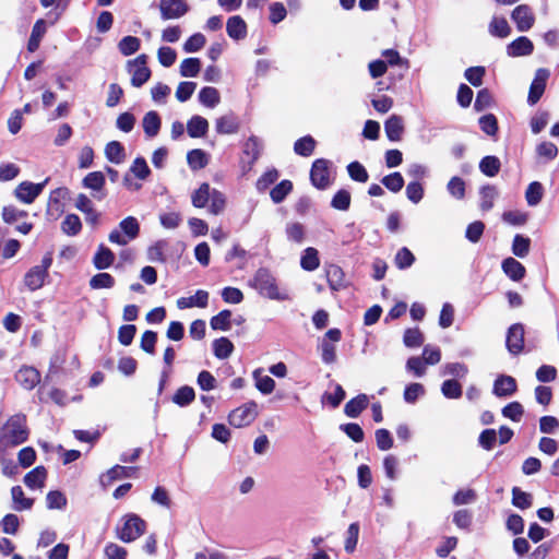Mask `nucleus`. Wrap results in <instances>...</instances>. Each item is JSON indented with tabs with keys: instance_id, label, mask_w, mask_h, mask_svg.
Masks as SVG:
<instances>
[{
	"instance_id": "obj_38",
	"label": "nucleus",
	"mask_w": 559,
	"mask_h": 559,
	"mask_svg": "<svg viewBox=\"0 0 559 559\" xmlns=\"http://www.w3.org/2000/svg\"><path fill=\"white\" fill-rule=\"evenodd\" d=\"M544 189L540 182L534 181L528 185L526 192H525V199L530 206H536L543 198Z\"/></svg>"
},
{
	"instance_id": "obj_48",
	"label": "nucleus",
	"mask_w": 559,
	"mask_h": 559,
	"mask_svg": "<svg viewBox=\"0 0 559 559\" xmlns=\"http://www.w3.org/2000/svg\"><path fill=\"white\" fill-rule=\"evenodd\" d=\"M187 160L192 169L204 168L207 164L206 154L199 148L190 151L187 155Z\"/></svg>"
},
{
	"instance_id": "obj_37",
	"label": "nucleus",
	"mask_w": 559,
	"mask_h": 559,
	"mask_svg": "<svg viewBox=\"0 0 559 559\" xmlns=\"http://www.w3.org/2000/svg\"><path fill=\"white\" fill-rule=\"evenodd\" d=\"M82 228L81 219L75 214H68L61 223V229L69 236H75Z\"/></svg>"
},
{
	"instance_id": "obj_1",
	"label": "nucleus",
	"mask_w": 559,
	"mask_h": 559,
	"mask_svg": "<svg viewBox=\"0 0 559 559\" xmlns=\"http://www.w3.org/2000/svg\"><path fill=\"white\" fill-rule=\"evenodd\" d=\"M28 430L24 415H13L0 428V447H16L26 441Z\"/></svg>"
},
{
	"instance_id": "obj_2",
	"label": "nucleus",
	"mask_w": 559,
	"mask_h": 559,
	"mask_svg": "<svg viewBox=\"0 0 559 559\" xmlns=\"http://www.w3.org/2000/svg\"><path fill=\"white\" fill-rule=\"evenodd\" d=\"M146 522L134 513L121 518L116 527V536L123 543H132L145 533Z\"/></svg>"
},
{
	"instance_id": "obj_32",
	"label": "nucleus",
	"mask_w": 559,
	"mask_h": 559,
	"mask_svg": "<svg viewBox=\"0 0 559 559\" xmlns=\"http://www.w3.org/2000/svg\"><path fill=\"white\" fill-rule=\"evenodd\" d=\"M489 33L492 36L504 38L510 35L511 28L508 24V21L504 17L493 16L491 22L489 23Z\"/></svg>"
},
{
	"instance_id": "obj_13",
	"label": "nucleus",
	"mask_w": 559,
	"mask_h": 559,
	"mask_svg": "<svg viewBox=\"0 0 559 559\" xmlns=\"http://www.w3.org/2000/svg\"><path fill=\"white\" fill-rule=\"evenodd\" d=\"M524 347V328L520 323L511 325L507 334V348L513 354L518 355Z\"/></svg>"
},
{
	"instance_id": "obj_15",
	"label": "nucleus",
	"mask_w": 559,
	"mask_h": 559,
	"mask_svg": "<svg viewBox=\"0 0 559 559\" xmlns=\"http://www.w3.org/2000/svg\"><path fill=\"white\" fill-rule=\"evenodd\" d=\"M82 185L84 188L91 189L95 192L93 193L95 199L102 200L105 197V193L103 192V188L105 186V176L102 171L88 173L84 177Z\"/></svg>"
},
{
	"instance_id": "obj_53",
	"label": "nucleus",
	"mask_w": 559,
	"mask_h": 559,
	"mask_svg": "<svg viewBox=\"0 0 559 559\" xmlns=\"http://www.w3.org/2000/svg\"><path fill=\"white\" fill-rule=\"evenodd\" d=\"M536 153L545 160L555 159L558 155V147L551 142H542L536 146Z\"/></svg>"
},
{
	"instance_id": "obj_10",
	"label": "nucleus",
	"mask_w": 559,
	"mask_h": 559,
	"mask_svg": "<svg viewBox=\"0 0 559 559\" xmlns=\"http://www.w3.org/2000/svg\"><path fill=\"white\" fill-rule=\"evenodd\" d=\"M159 11L163 20H175L183 16L189 11V5L185 0H160Z\"/></svg>"
},
{
	"instance_id": "obj_26",
	"label": "nucleus",
	"mask_w": 559,
	"mask_h": 559,
	"mask_svg": "<svg viewBox=\"0 0 559 559\" xmlns=\"http://www.w3.org/2000/svg\"><path fill=\"white\" fill-rule=\"evenodd\" d=\"M215 128L219 134H233L238 132L239 123L234 115H225L216 119Z\"/></svg>"
},
{
	"instance_id": "obj_56",
	"label": "nucleus",
	"mask_w": 559,
	"mask_h": 559,
	"mask_svg": "<svg viewBox=\"0 0 559 559\" xmlns=\"http://www.w3.org/2000/svg\"><path fill=\"white\" fill-rule=\"evenodd\" d=\"M285 231L288 240L296 243H301L305 239V228L300 223L287 224Z\"/></svg>"
},
{
	"instance_id": "obj_41",
	"label": "nucleus",
	"mask_w": 559,
	"mask_h": 559,
	"mask_svg": "<svg viewBox=\"0 0 559 559\" xmlns=\"http://www.w3.org/2000/svg\"><path fill=\"white\" fill-rule=\"evenodd\" d=\"M195 397L193 388L183 385L179 388L173 396V402L179 406L189 405Z\"/></svg>"
},
{
	"instance_id": "obj_57",
	"label": "nucleus",
	"mask_w": 559,
	"mask_h": 559,
	"mask_svg": "<svg viewBox=\"0 0 559 559\" xmlns=\"http://www.w3.org/2000/svg\"><path fill=\"white\" fill-rule=\"evenodd\" d=\"M27 216V212L19 210L13 205L4 206L2 210V218L7 224H14L19 219Z\"/></svg>"
},
{
	"instance_id": "obj_42",
	"label": "nucleus",
	"mask_w": 559,
	"mask_h": 559,
	"mask_svg": "<svg viewBox=\"0 0 559 559\" xmlns=\"http://www.w3.org/2000/svg\"><path fill=\"white\" fill-rule=\"evenodd\" d=\"M479 169L486 176L493 177L500 170V160L496 156H486L480 160Z\"/></svg>"
},
{
	"instance_id": "obj_51",
	"label": "nucleus",
	"mask_w": 559,
	"mask_h": 559,
	"mask_svg": "<svg viewBox=\"0 0 559 559\" xmlns=\"http://www.w3.org/2000/svg\"><path fill=\"white\" fill-rule=\"evenodd\" d=\"M115 285V280L109 273H98L90 281V286L93 289L111 288Z\"/></svg>"
},
{
	"instance_id": "obj_63",
	"label": "nucleus",
	"mask_w": 559,
	"mask_h": 559,
	"mask_svg": "<svg viewBox=\"0 0 559 559\" xmlns=\"http://www.w3.org/2000/svg\"><path fill=\"white\" fill-rule=\"evenodd\" d=\"M523 413V406L519 402L509 403L502 408V415L513 421H520Z\"/></svg>"
},
{
	"instance_id": "obj_64",
	"label": "nucleus",
	"mask_w": 559,
	"mask_h": 559,
	"mask_svg": "<svg viewBox=\"0 0 559 559\" xmlns=\"http://www.w3.org/2000/svg\"><path fill=\"white\" fill-rule=\"evenodd\" d=\"M105 559H127V549L115 544L109 543L104 549Z\"/></svg>"
},
{
	"instance_id": "obj_34",
	"label": "nucleus",
	"mask_w": 559,
	"mask_h": 559,
	"mask_svg": "<svg viewBox=\"0 0 559 559\" xmlns=\"http://www.w3.org/2000/svg\"><path fill=\"white\" fill-rule=\"evenodd\" d=\"M231 311L230 310H222L216 316L212 317L210 321V325L215 331H228L231 328Z\"/></svg>"
},
{
	"instance_id": "obj_52",
	"label": "nucleus",
	"mask_w": 559,
	"mask_h": 559,
	"mask_svg": "<svg viewBox=\"0 0 559 559\" xmlns=\"http://www.w3.org/2000/svg\"><path fill=\"white\" fill-rule=\"evenodd\" d=\"M358 536H359V525L357 523H352L348 526L347 533H346V539H345V550L348 554H352L358 543Z\"/></svg>"
},
{
	"instance_id": "obj_3",
	"label": "nucleus",
	"mask_w": 559,
	"mask_h": 559,
	"mask_svg": "<svg viewBox=\"0 0 559 559\" xmlns=\"http://www.w3.org/2000/svg\"><path fill=\"white\" fill-rule=\"evenodd\" d=\"M251 287L257 289L262 296L274 300H288L286 293L278 289L276 281L266 269H259L250 282Z\"/></svg>"
},
{
	"instance_id": "obj_4",
	"label": "nucleus",
	"mask_w": 559,
	"mask_h": 559,
	"mask_svg": "<svg viewBox=\"0 0 559 559\" xmlns=\"http://www.w3.org/2000/svg\"><path fill=\"white\" fill-rule=\"evenodd\" d=\"M51 264L52 254L47 252L43 257L39 264L34 265L26 272L23 282L28 290L35 292L44 286L46 278L49 275L48 270L50 269Z\"/></svg>"
},
{
	"instance_id": "obj_46",
	"label": "nucleus",
	"mask_w": 559,
	"mask_h": 559,
	"mask_svg": "<svg viewBox=\"0 0 559 559\" xmlns=\"http://www.w3.org/2000/svg\"><path fill=\"white\" fill-rule=\"evenodd\" d=\"M316 141L310 135L304 136L296 141L294 151L301 156H310L314 150Z\"/></svg>"
},
{
	"instance_id": "obj_5",
	"label": "nucleus",
	"mask_w": 559,
	"mask_h": 559,
	"mask_svg": "<svg viewBox=\"0 0 559 559\" xmlns=\"http://www.w3.org/2000/svg\"><path fill=\"white\" fill-rule=\"evenodd\" d=\"M140 233V224L134 216H128L119 223V229L109 233L108 239L111 243L126 246L135 239Z\"/></svg>"
},
{
	"instance_id": "obj_60",
	"label": "nucleus",
	"mask_w": 559,
	"mask_h": 559,
	"mask_svg": "<svg viewBox=\"0 0 559 559\" xmlns=\"http://www.w3.org/2000/svg\"><path fill=\"white\" fill-rule=\"evenodd\" d=\"M441 392L448 399H459L462 395V386L455 380H445L442 383Z\"/></svg>"
},
{
	"instance_id": "obj_8",
	"label": "nucleus",
	"mask_w": 559,
	"mask_h": 559,
	"mask_svg": "<svg viewBox=\"0 0 559 559\" xmlns=\"http://www.w3.org/2000/svg\"><path fill=\"white\" fill-rule=\"evenodd\" d=\"M47 182L48 179H45L43 182L39 183L23 181L15 188L14 195L22 203L31 204L43 192Z\"/></svg>"
},
{
	"instance_id": "obj_18",
	"label": "nucleus",
	"mask_w": 559,
	"mask_h": 559,
	"mask_svg": "<svg viewBox=\"0 0 559 559\" xmlns=\"http://www.w3.org/2000/svg\"><path fill=\"white\" fill-rule=\"evenodd\" d=\"M534 45L531 39L525 36H521L510 43L507 47V53L510 57H522L528 56L533 52Z\"/></svg>"
},
{
	"instance_id": "obj_28",
	"label": "nucleus",
	"mask_w": 559,
	"mask_h": 559,
	"mask_svg": "<svg viewBox=\"0 0 559 559\" xmlns=\"http://www.w3.org/2000/svg\"><path fill=\"white\" fill-rule=\"evenodd\" d=\"M368 405V396L359 394L348 401L344 407V412L348 417L356 418Z\"/></svg>"
},
{
	"instance_id": "obj_7",
	"label": "nucleus",
	"mask_w": 559,
	"mask_h": 559,
	"mask_svg": "<svg viewBox=\"0 0 559 559\" xmlns=\"http://www.w3.org/2000/svg\"><path fill=\"white\" fill-rule=\"evenodd\" d=\"M257 415V404L250 402L234 409L228 416V421L231 426L241 428L250 425Z\"/></svg>"
},
{
	"instance_id": "obj_39",
	"label": "nucleus",
	"mask_w": 559,
	"mask_h": 559,
	"mask_svg": "<svg viewBox=\"0 0 559 559\" xmlns=\"http://www.w3.org/2000/svg\"><path fill=\"white\" fill-rule=\"evenodd\" d=\"M212 192L209 183H202L192 194V204L195 207H204L211 199Z\"/></svg>"
},
{
	"instance_id": "obj_55",
	"label": "nucleus",
	"mask_w": 559,
	"mask_h": 559,
	"mask_svg": "<svg viewBox=\"0 0 559 559\" xmlns=\"http://www.w3.org/2000/svg\"><path fill=\"white\" fill-rule=\"evenodd\" d=\"M332 207L340 211H346L348 210L350 205V193L347 190H338L332 201H331Z\"/></svg>"
},
{
	"instance_id": "obj_27",
	"label": "nucleus",
	"mask_w": 559,
	"mask_h": 559,
	"mask_svg": "<svg viewBox=\"0 0 559 559\" xmlns=\"http://www.w3.org/2000/svg\"><path fill=\"white\" fill-rule=\"evenodd\" d=\"M114 261L115 254L112 251L104 245H100L93 259L95 267L98 270L107 269L114 263Z\"/></svg>"
},
{
	"instance_id": "obj_50",
	"label": "nucleus",
	"mask_w": 559,
	"mask_h": 559,
	"mask_svg": "<svg viewBox=\"0 0 559 559\" xmlns=\"http://www.w3.org/2000/svg\"><path fill=\"white\" fill-rule=\"evenodd\" d=\"M349 177L357 182H367L369 175L359 162H352L347 166Z\"/></svg>"
},
{
	"instance_id": "obj_9",
	"label": "nucleus",
	"mask_w": 559,
	"mask_h": 559,
	"mask_svg": "<svg viewBox=\"0 0 559 559\" xmlns=\"http://www.w3.org/2000/svg\"><path fill=\"white\" fill-rule=\"evenodd\" d=\"M312 185L318 189H325L330 185V162L323 158L314 160L310 171Z\"/></svg>"
},
{
	"instance_id": "obj_59",
	"label": "nucleus",
	"mask_w": 559,
	"mask_h": 559,
	"mask_svg": "<svg viewBox=\"0 0 559 559\" xmlns=\"http://www.w3.org/2000/svg\"><path fill=\"white\" fill-rule=\"evenodd\" d=\"M530 243L531 241L528 238L523 237L522 235H516L513 239L512 252L519 258H524L528 253Z\"/></svg>"
},
{
	"instance_id": "obj_44",
	"label": "nucleus",
	"mask_w": 559,
	"mask_h": 559,
	"mask_svg": "<svg viewBox=\"0 0 559 559\" xmlns=\"http://www.w3.org/2000/svg\"><path fill=\"white\" fill-rule=\"evenodd\" d=\"M105 154H106V157L111 163H115V164H120L124 158L123 146L117 141L109 142L106 145Z\"/></svg>"
},
{
	"instance_id": "obj_45",
	"label": "nucleus",
	"mask_w": 559,
	"mask_h": 559,
	"mask_svg": "<svg viewBox=\"0 0 559 559\" xmlns=\"http://www.w3.org/2000/svg\"><path fill=\"white\" fill-rule=\"evenodd\" d=\"M141 41L135 36H126L119 44L118 48L123 56H130L140 49Z\"/></svg>"
},
{
	"instance_id": "obj_54",
	"label": "nucleus",
	"mask_w": 559,
	"mask_h": 559,
	"mask_svg": "<svg viewBox=\"0 0 559 559\" xmlns=\"http://www.w3.org/2000/svg\"><path fill=\"white\" fill-rule=\"evenodd\" d=\"M383 186L392 192H399L404 186L403 176L400 173H392L382 179Z\"/></svg>"
},
{
	"instance_id": "obj_16",
	"label": "nucleus",
	"mask_w": 559,
	"mask_h": 559,
	"mask_svg": "<svg viewBox=\"0 0 559 559\" xmlns=\"http://www.w3.org/2000/svg\"><path fill=\"white\" fill-rule=\"evenodd\" d=\"M15 380L26 390L34 389L40 381V373L34 367L24 366L15 374Z\"/></svg>"
},
{
	"instance_id": "obj_19",
	"label": "nucleus",
	"mask_w": 559,
	"mask_h": 559,
	"mask_svg": "<svg viewBox=\"0 0 559 559\" xmlns=\"http://www.w3.org/2000/svg\"><path fill=\"white\" fill-rule=\"evenodd\" d=\"M209 304V293L203 289L197 290L194 296L180 297L177 299L176 305L178 309H187L192 307L205 308Z\"/></svg>"
},
{
	"instance_id": "obj_25",
	"label": "nucleus",
	"mask_w": 559,
	"mask_h": 559,
	"mask_svg": "<svg viewBox=\"0 0 559 559\" xmlns=\"http://www.w3.org/2000/svg\"><path fill=\"white\" fill-rule=\"evenodd\" d=\"M207 130L209 121L201 116H193L187 123V131L191 138H202Z\"/></svg>"
},
{
	"instance_id": "obj_35",
	"label": "nucleus",
	"mask_w": 559,
	"mask_h": 559,
	"mask_svg": "<svg viewBox=\"0 0 559 559\" xmlns=\"http://www.w3.org/2000/svg\"><path fill=\"white\" fill-rule=\"evenodd\" d=\"M233 350L234 345L227 337H221L213 342V352L218 359L228 358Z\"/></svg>"
},
{
	"instance_id": "obj_36",
	"label": "nucleus",
	"mask_w": 559,
	"mask_h": 559,
	"mask_svg": "<svg viewBox=\"0 0 559 559\" xmlns=\"http://www.w3.org/2000/svg\"><path fill=\"white\" fill-rule=\"evenodd\" d=\"M201 70V61L198 58H187L180 63V75L183 78H195Z\"/></svg>"
},
{
	"instance_id": "obj_23",
	"label": "nucleus",
	"mask_w": 559,
	"mask_h": 559,
	"mask_svg": "<svg viewBox=\"0 0 559 559\" xmlns=\"http://www.w3.org/2000/svg\"><path fill=\"white\" fill-rule=\"evenodd\" d=\"M46 477V468L44 466H37L25 475L24 484L29 489H41L45 485Z\"/></svg>"
},
{
	"instance_id": "obj_61",
	"label": "nucleus",
	"mask_w": 559,
	"mask_h": 559,
	"mask_svg": "<svg viewBox=\"0 0 559 559\" xmlns=\"http://www.w3.org/2000/svg\"><path fill=\"white\" fill-rule=\"evenodd\" d=\"M512 503L520 509H527L532 504V496L518 487L512 490Z\"/></svg>"
},
{
	"instance_id": "obj_47",
	"label": "nucleus",
	"mask_w": 559,
	"mask_h": 559,
	"mask_svg": "<svg viewBox=\"0 0 559 559\" xmlns=\"http://www.w3.org/2000/svg\"><path fill=\"white\" fill-rule=\"evenodd\" d=\"M498 195V191L493 186H486L480 190V209L489 211L493 206V201Z\"/></svg>"
},
{
	"instance_id": "obj_33",
	"label": "nucleus",
	"mask_w": 559,
	"mask_h": 559,
	"mask_svg": "<svg viewBox=\"0 0 559 559\" xmlns=\"http://www.w3.org/2000/svg\"><path fill=\"white\" fill-rule=\"evenodd\" d=\"M11 496L14 503V510L23 511L28 510L33 506V499L26 498L21 486H14L11 489Z\"/></svg>"
},
{
	"instance_id": "obj_14",
	"label": "nucleus",
	"mask_w": 559,
	"mask_h": 559,
	"mask_svg": "<svg viewBox=\"0 0 559 559\" xmlns=\"http://www.w3.org/2000/svg\"><path fill=\"white\" fill-rule=\"evenodd\" d=\"M518 389L516 381L511 376L501 374L493 383L492 393L498 397L511 396Z\"/></svg>"
},
{
	"instance_id": "obj_31",
	"label": "nucleus",
	"mask_w": 559,
	"mask_h": 559,
	"mask_svg": "<svg viewBox=\"0 0 559 559\" xmlns=\"http://www.w3.org/2000/svg\"><path fill=\"white\" fill-rule=\"evenodd\" d=\"M199 100L205 107L214 108L219 104L221 95L215 87L206 86L200 91Z\"/></svg>"
},
{
	"instance_id": "obj_29",
	"label": "nucleus",
	"mask_w": 559,
	"mask_h": 559,
	"mask_svg": "<svg viewBox=\"0 0 559 559\" xmlns=\"http://www.w3.org/2000/svg\"><path fill=\"white\" fill-rule=\"evenodd\" d=\"M502 270L513 281L522 280L525 274V267L513 258H507L502 262Z\"/></svg>"
},
{
	"instance_id": "obj_17",
	"label": "nucleus",
	"mask_w": 559,
	"mask_h": 559,
	"mask_svg": "<svg viewBox=\"0 0 559 559\" xmlns=\"http://www.w3.org/2000/svg\"><path fill=\"white\" fill-rule=\"evenodd\" d=\"M325 275L329 286L332 290L337 292L347 287L345 274L336 264H330L325 269Z\"/></svg>"
},
{
	"instance_id": "obj_24",
	"label": "nucleus",
	"mask_w": 559,
	"mask_h": 559,
	"mask_svg": "<svg viewBox=\"0 0 559 559\" xmlns=\"http://www.w3.org/2000/svg\"><path fill=\"white\" fill-rule=\"evenodd\" d=\"M160 118L156 111H148L142 119V127L147 138H154L160 130Z\"/></svg>"
},
{
	"instance_id": "obj_12",
	"label": "nucleus",
	"mask_w": 559,
	"mask_h": 559,
	"mask_svg": "<svg viewBox=\"0 0 559 559\" xmlns=\"http://www.w3.org/2000/svg\"><path fill=\"white\" fill-rule=\"evenodd\" d=\"M511 19L514 21L519 32L530 31L535 23V15L532 9L526 4L518 5L512 11Z\"/></svg>"
},
{
	"instance_id": "obj_6",
	"label": "nucleus",
	"mask_w": 559,
	"mask_h": 559,
	"mask_svg": "<svg viewBox=\"0 0 559 559\" xmlns=\"http://www.w3.org/2000/svg\"><path fill=\"white\" fill-rule=\"evenodd\" d=\"M147 56L140 55L133 60L127 62V70L131 75V84L134 87H140L151 78V70L146 66Z\"/></svg>"
},
{
	"instance_id": "obj_40",
	"label": "nucleus",
	"mask_w": 559,
	"mask_h": 559,
	"mask_svg": "<svg viewBox=\"0 0 559 559\" xmlns=\"http://www.w3.org/2000/svg\"><path fill=\"white\" fill-rule=\"evenodd\" d=\"M257 389L263 394H270L275 388V381L265 374H262L261 370L253 372Z\"/></svg>"
},
{
	"instance_id": "obj_21",
	"label": "nucleus",
	"mask_w": 559,
	"mask_h": 559,
	"mask_svg": "<svg viewBox=\"0 0 559 559\" xmlns=\"http://www.w3.org/2000/svg\"><path fill=\"white\" fill-rule=\"evenodd\" d=\"M384 131L390 141H400L404 131L403 118L397 115H392L384 123Z\"/></svg>"
},
{
	"instance_id": "obj_58",
	"label": "nucleus",
	"mask_w": 559,
	"mask_h": 559,
	"mask_svg": "<svg viewBox=\"0 0 559 559\" xmlns=\"http://www.w3.org/2000/svg\"><path fill=\"white\" fill-rule=\"evenodd\" d=\"M449 193L455 199H463L465 195V182L460 177H452L447 185Z\"/></svg>"
},
{
	"instance_id": "obj_62",
	"label": "nucleus",
	"mask_w": 559,
	"mask_h": 559,
	"mask_svg": "<svg viewBox=\"0 0 559 559\" xmlns=\"http://www.w3.org/2000/svg\"><path fill=\"white\" fill-rule=\"evenodd\" d=\"M195 88H197V83H194V82H188V81L181 82L177 86L176 94H175L176 98L181 103L187 102L192 96Z\"/></svg>"
},
{
	"instance_id": "obj_30",
	"label": "nucleus",
	"mask_w": 559,
	"mask_h": 559,
	"mask_svg": "<svg viewBox=\"0 0 559 559\" xmlns=\"http://www.w3.org/2000/svg\"><path fill=\"white\" fill-rule=\"evenodd\" d=\"M300 265L306 271H314L320 265L319 252L316 248L308 247L304 250Z\"/></svg>"
},
{
	"instance_id": "obj_43",
	"label": "nucleus",
	"mask_w": 559,
	"mask_h": 559,
	"mask_svg": "<svg viewBox=\"0 0 559 559\" xmlns=\"http://www.w3.org/2000/svg\"><path fill=\"white\" fill-rule=\"evenodd\" d=\"M45 23L43 20H38L33 26L32 34L27 44V49L33 52L39 47L41 37L45 34Z\"/></svg>"
},
{
	"instance_id": "obj_22",
	"label": "nucleus",
	"mask_w": 559,
	"mask_h": 559,
	"mask_svg": "<svg viewBox=\"0 0 559 559\" xmlns=\"http://www.w3.org/2000/svg\"><path fill=\"white\" fill-rule=\"evenodd\" d=\"M261 153L260 140L252 135L243 144L242 154L248 158V170L251 169L252 165L257 162Z\"/></svg>"
},
{
	"instance_id": "obj_11",
	"label": "nucleus",
	"mask_w": 559,
	"mask_h": 559,
	"mask_svg": "<svg viewBox=\"0 0 559 559\" xmlns=\"http://www.w3.org/2000/svg\"><path fill=\"white\" fill-rule=\"evenodd\" d=\"M550 72L545 68H540L535 72V78L531 84L527 102L531 105H535L543 96L547 80L549 79Z\"/></svg>"
},
{
	"instance_id": "obj_20",
	"label": "nucleus",
	"mask_w": 559,
	"mask_h": 559,
	"mask_svg": "<svg viewBox=\"0 0 559 559\" xmlns=\"http://www.w3.org/2000/svg\"><path fill=\"white\" fill-rule=\"evenodd\" d=\"M226 32L235 40L243 39L247 36V24L239 15L230 16L226 23Z\"/></svg>"
},
{
	"instance_id": "obj_49",
	"label": "nucleus",
	"mask_w": 559,
	"mask_h": 559,
	"mask_svg": "<svg viewBox=\"0 0 559 559\" xmlns=\"http://www.w3.org/2000/svg\"><path fill=\"white\" fill-rule=\"evenodd\" d=\"M293 185L289 180H283L271 190V199L274 203L282 202L286 195L292 191Z\"/></svg>"
}]
</instances>
